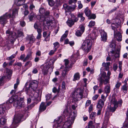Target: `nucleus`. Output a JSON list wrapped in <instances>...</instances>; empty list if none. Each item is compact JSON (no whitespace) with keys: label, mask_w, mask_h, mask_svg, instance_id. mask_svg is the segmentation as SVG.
Wrapping results in <instances>:
<instances>
[{"label":"nucleus","mask_w":128,"mask_h":128,"mask_svg":"<svg viewBox=\"0 0 128 128\" xmlns=\"http://www.w3.org/2000/svg\"><path fill=\"white\" fill-rule=\"evenodd\" d=\"M38 84V81L34 80L31 82L28 88H25L26 94L31 96L33 100L36 99L38 96L36 92Z\"/></svg>","instance_id":"obj_1"},{"label":"nucleus","mask_w":128,"mask_h":128,"mask_svg":"<svg viewBox=\"0 0 128 128\" xmlns=\"http://www.w3.org/2000/svg\"><path fill=\"white\" fill-rule=\"evenodd\" d=\"M72 114L73 116H71V118H70L64 124H61L62 126H58L59 124L57 122V124L56 128H71V125L74 123L75 117L76 116V113L74 112L72 113Z\"/></svg>","instance_id":"obj_2"},{"label":"nucleus","mask_w":128,"mask_h":128,"mask_svg":"<svg viewBox=\"0 0 128 128\" xmlns=\"http://www.w3.org/2000/svg\"><path fill=\"white\" fill-rule=\"evenodd\" d=\"M107 74V76H106V72H103L99 75L98 80L100 82V86L102 85L103 83L104 84H106L108 82L111 72L108 70Z\"/></svg>","instance_id":"obj_3"},{"label":"nucleus","mask_w":128,"mask_h":128,"mask_svg":"<svg viewBox=\"0 0 128 128\" xmlns=\"http://www.w3.org/2000/svg\"><path fill=\"white\" fill-rule=\"evenodd\" d=\"M83 92L82 89L77 88L72 94V97L75 101L80 100L82 98Z\"/></svg>","instance_id":"obj_4"},{"label":"nucleus","mask_w":128,"mask_h":128,"mask_svg":"<svg viewBox=\"0 0 128 128\" xmlns=\"http://www.w3.org/2000/svg\"><path fill=\"white\" fill-rule=\"evenodd\" d=\"M92 44V42L90 40H86L82 44L81 48L85 54H87L90 51Z\"/></svg>","instance_id":"obj_5"},{"label":"nucleus","mask_w":128,"mask_h":128,"mask_svg":"<svg viewBox=\"0 0 128 128\" xmlns=\"http://www.w3.org/2000/svg\"><path fill=\"white\" fill-rule=\"evenodd\" d=\"M42 72L44 75L47 74L48 72L50 73L52 72L54 67L52 65H50L48 64H47L41 66Z\"/></svg>","instance_id":"obj_6"},{"label":"nucleus","mask_w":128,"mask_h":128,"mask_svg":"<svg viewBox=\"0 0 128 128\" xmlns=\"http://www.w3.org/2000/svg\"><path fill=\"white\" fill-rule=\"evenodd\" d=\"M23 116L22 114H20L15 115L11 128H16L17 126L16 124L20 122Z\"/></svg>","instance_id":"obj_7"},{"label":"nucleus","mask_w":128,"mask_h":128,"mask_svg":"<svg viewBox=\"0 0 128 128\" xmlns=\"http://www.w3.org/2000/svg\"><path fill=\"white\" fill-rule=\"evenodd\" d=\"M50 12L48 11H46L44 13L42 16L40 17L41 19L45 23L46 22V23L48 24L51 19H50V18L51 17L52 18L51 16L50 15Z\"/></svg>","instance_id":"obj_8"},{"label":"nucleus","mask_w":128,"mask_h":128,"mask_svg":"<svg viewBox=\"0 0 128 128\" xmlns=\"http://www.w3.org/2000/svg\"><path fill=\"white\" fill-rule=\"evenodd\" d=\"M11 16L10 14L6 13L3 16L0 17V23L2 24H4L7 22V20Z\"/></svg>","instance_id":"obj_9"},{"label":"nucleus","mask_w":128,"mask_h":128,"mask_svg":"<svg viewBox=\"0 0 128 128\" xmlns=\"http://www.w3.org/2000/svg\"><path fill=\"white\" fill-rule=\"evenodd\" d=\"M18 98V100H16L14 102V106L18 108H20L22 107H24L25 106L24 103L19 100V98Z\"/></svg>","instance_id":"obj_10"},{"label":"nucleus","mask_w":128,"mask_h":128,"mask_svg":"<svg viewBox=\"0 0 128 128\" xmlns=\"http://www.w3.org/2000/svg\"><path fill=\"white\" fill-rule=\"evenodd\" d=\"M111 104H113L114 105L118 106L120 107L122 105V100H120L119 102H117L114 97H113L111 100Z\"/></svg>","instance_id":"obj_11"},{"label":"nucleus","mask_w":128,"mask_h":128,"mask_svg":"<svg viewBox=\"0 0 128 128\" xmlns=\"http://www.w3.org/2000/svg\"><path fill=\"white\" fill-rule=\"evenodd\" d=\"M46 106L45 105V102H42L40 105L39 111L40 112H42L45 110L46 108Z\"/></svg>","instance_id":"obj_12"},{"label":"nucleus","mask_w":128,"mask_h":128,"mask_svg":"<svg viewBox=\"0 0 128 128\" xmlns=\"http://www.w3.org/2000/svg\"><path fill=\"white\" fill-rule=\"evenodd\" d=\"M104 102L102 100V99H100L98 103L97 107L99 109H102L103 107Z\"/></svg>","instance_id":"obj_13"},{"label":"nucleus","mask_w":128,"mask_h":128,"mask_svg":"<svg viewBox=\"0 0 128 128\" xmlns=\"http://www.w3.org/2000/svg\"><path fill=\"white\" fill-rule=\"evenodd\" d=\"M114 38H116L118 42H120L122 40V35L120 33L118 32L115 34L114 33Z\"/></svg>","instance_id":"obj_14"},{"label":"nucleus","mask_w":128,"mask_h":128,"mask_svg":"<svg viewBox=\"0 0 128 128\" xmlns=\"http://www.w3.org/2000/svg\"><path fill=\"white\" fill-rule=\"evenodd\" d=\"M102 40L105 42H106L107 39V35L104 31H102L101 33Z\"/></svg>","instance_id":"obj_15"},{"label":"nucleus","mask_w":128,"mask_h":128,"mask_svg":"<svg viewBox=\"0 0 128 128\" xmlns=\"http://www.w3.org/2000/svg\"><path fill=\"white\" fill-rule=\"evenodd\" d=\"M12 73V71L10 70L7 68L6 74V76L8 78H10Z\"/></svg>","instance_id":"obj_16"},{"label":"nucleus","mask_w":128,"mask_h":128,"mask_svg":"<svg viewBox=\"0 0 128 128\" xmlns=\"http://www.w3.org/2000/svg\"><path fill=\"white\" fill-rule=\"evenodd\" d=\"M28 17L30 20L32 21L36 18V16L35 14L33 12H32L28 15Z\"/></svg>","instance_id":"obj_17"},{"label":"nucleus","mask_w":128,"mask_h":128,"mask_svg":"<svg viewBox=\"0 0 128 128\" xmlns=\"http://www.w3.org/2000/svg\"><path fill=\"white\" fill-rule=\"evenodd\" d=\"M128 89V87L127 86V84H126L125 83V84L122 86L121 90L124 93L126 94L127 92Z\"/></svg>","instance_id":"obj_18"},{"label":"nucleus","mask_w":128,"mask_h":128,"mask_svg":"<svg viewBox=\"0 0 128 128\" xmlns=\"http://www.w3.org/2000/svg\"><path fill=\"white\" fill-rule=\"evenodd\" d=\"M64 68L66 70L70 69V66L69 65V61L68 59H65L64 60Z\"/></svg>","instance_id":"obj_19"},{"label":"nucleus","mask_w":128,"mask_h":128,"mask_svg":"<svg viewBox=\"0 0 128 128\" xmlns=\"http://www.w3.org/2000/svg\"><path fill=\"white\" fill-rule=\"evenodd\" d=\"M47 33L46 32H44L43 33V36L44 38H46L45 40L46 41L49 40L50 39V32H49V33L47 36Z\"/></svg>","instance_id":"obj_20"},{"label":"nucleus","mask_w":128,"mask_h":128,"mask_svg":"<svg viewBox=\"0 0 128 128\" xmlns=\"http://www.w3.org/2000/svg\"><path fill=\"white\" fill-rule=\"evenodd\" d=\"M110 62H108L105 63L104 62H103L102 65L104 67V69L106 70H108L109 69V66H110Z\"/></svg>","instance_id":"obj_21"},{"label":"nucleus","mask_w":128,"mask_h":128,"mask_svg":"<svg viewBox=\"0 0 128 128\" xmlns=\"http://www.w3.org/2000/svg\"><path fill=\"white\" fill-rule=\"evenodd\" d=\"M24 3L23 0H15V4L18 6H20L22 5Z\"/></svg>","instance_id":"obj_22"},{"label":"nucleus","mask_w":128,"mask_h":128,"mask_svg":"<svg viewBox=\"0 0 128 128\" xmlns=\"http://www.w3.org/2000/svg\"><path fill=\"white\" fill-rule=\"evenodd\" d=\"M112 114H110L108 112H107L106 113L104 117V120L106 122H106V123L107 124L108 122V120L110 118L109 116L111 115Z\"/></svg>","instance_id":"obj_23"},{"label":"nucleus","mask_w":128,"mask_h":128,"mask_svg":"<svg viewBox=\"0 0 128 128\" xmlns=\"http://www.w3.org/2000/svg\"><path fill=\"white\" fill-rule=\"evenodd\" d=\"M112 114H110L108 112H107L106 113L104 117V120L106 122H106V123L107 124L108 122V120L110 118L109 116L111 115Z\"/></svg>","instance_id":"obj_24"},{"label":"nucleus","mask_w":128,"mask_h":128,"mask_svg":"<svg viewBox=\"0 0 128 128\" xmlns=\"http://www.w3.org/2000/svg\"><path fill=\"white\" fill-rule=\"evenodd\" d=\"M18 12V10L16 9H15L13 10L12 16V23H13V22H12V20H13V18H15V16L16 14H17Z\"/></svg>","instance_id":"obj_25"},{"label":"nucleus","mask_w":128,"mask_h":128,"mask_svg":"<svg viewBox=\"0 0 128 128\" xmlns=\"http://www.w3.org/2000/svg\"><path fill=\"white\" fill-rule=\"evenodd\" d=\"M6 120L4 118L2 117L0 119V126L1 127L2 125H4L6 123Z\"/></svg>","instance_id":"obj_26"},{"label":"nucleus","mask_w":128,"mask_h":128,"mask_svg":"<svg viewBox=\"0 0 128 128\" xmlns=\"http://www.w3.org/2000/svg\"><path fill=\"white\" fill-rule=\"evenodd\" d=\"M18 100V98H16L15 97H12L10 98L9 100V102L10 103L13 102L14 106V103L15 101Z\"/></svg>","instance_id":"obj_27"},{"label":"nucleus","mask_w":128,"mask_h":128,"mask_svg":"<svg viewBox=\"0 0 128 128\" xmlns=\"http://www.w3.org/2000/svg\"><path fill=\"white\" fill-rule=\"evenodd\" d=\"M5 106L3 105H0V115L3 114L5 112Z\"/></svg>","instance_id":"obj_28"},{"label":"nucleus","mask_w":128,"mask_h":128,"mask_svg":"<svg viewBox=\"0 0 128 128\" xmlns=\"http://www.w3.org/2000/svg\"><path fill=\"white\" fill-rule=\"evenodd\" d=\"M67 24L70 27H71L74 24V22L73 20H68L66 22Z\"/></svg>","instance_id":"obj_29"},{"label":"nucleus","mask_w":128,"mask_h":128,"mask_svg":"<svg viewBox=\"0 0 128 128\" xmlns=\"http://www.w3.org/2000/svg\"><path fill=\"white\" fill-rule=\"evenodd\" d=\"M110 85L106 86L104 88V91L106 94L110 93Z\"/></svg>","instance_id":"obj_30"},{"label":"nucleus","mask_w":128,"mask_h":128,"mask_svg":"<svg viewBox=\"0 0 128 128\" xmlns=\"http://www.w3.org/2000/svg\"><path fill=\"white\" fill-rule=\"evenodd\" d=\"M80 78L79 74L78 73H76L75 74L74 76L73 80L75 81L78 80Z\"/></svg>","instance_id":"obj_31"},{"label":"nucleus","mask_w":128,"mask_h":128,"mask_svg":"<svg viewBox=\"0 0 128 128\" xmlns=\"http://www.w3.org/2000/svg\"><path fill=\"white\" fill-rule=\"evenodd\" d=\"M76 7V6L75 4L73 6H68L66 11L68 12L73 11L75 9Z\"/></svg>","instance_id":"obj_32"},{"label":"nucleus","mask_w":128,"mask_h":128,"mask_svg":"<svg viewBox=\"0 0 128 128\" xmlns=\"http://www.w3.org/2000/svg\"><path fill=\"white\" fill-rule=\"evenodd\" d=\"M118 106H118L114 105L113 107H111L110 108V112H113L115 111L116 108Z\"/></svg>","instance_id":"obj_33"},{"label":"nucleus","mask_w":128,"mask_h":128,"mask_svg":"<svg viewBox=\"0 0 128 128\" xmlns=\"http://www.w3.org/2000/svg\"><path fill=\"white\" fill-rule=\"evenodd\" d=\"M68 33V31H66L65 32V33L61 37L60 39V41L61 42L63 41L64 40V39L67 36Z\"/></svg>","instance_id":"obj_34"},{"label":"nucleus","mask_w":128,"mask_h":128,"mask_svg":"<svg viewBox=\"0 0 128 128\" xmlns=\"http://www.w3.org/2000/svg\"><path fill=\"white\" fill-rule=\"evenodd\" d=\"M85 14L87 16H88L90 14L91 12L90 10L88 8H86L84 10Z\"/></svg>","instance_id":"obj_35"},{"label":"nucleus","mask_w":128,"mask_h":128,"mask_svg":"<svg viewBox=\"0 0 128 128\" xmlns=\"http://www.w3.org/2000/svg\"><path fill=\"white\" fill-rule=\"evenodd\" d=\"M83 14L82 13H79L78 15V17L80 18V22H82L84 20V18L83 16Z\"/></svg>","instance_id":"obj_36"},{"label":"nucleus","mask_w":128,"mask_h":128,"mask_svg":"<svg viewBox=\"0 0 128 128\" xmlns=\"http://www.w3.org/2000/svg\"><path fill=\"white\" fill-rule=\"evenodd\" d=\"M49 5L51 6H53L55 4L54 1L53 0H47Z\"/></svg>","instance_id":"obj_37"},{"label":"nucleus","mask_w":128,"mask_h":128,"mask_svg":"<svg viewBox=\"0 0 128 128\" xmlns=\"http://www.w3.org/2000/svg\"><path fill=\"white\" fill-rule=\"evenodd\" d=\"M71 18L72 19L74 20V22H77L78 20V16L77 17H76L73 14L71 15Z\"/></svg>","instance_id":"obj_38"},{"label":"nucleus","mask_w":128,"mask_h":128,"mask_svg":"<svg viewBox=\"0 0 128 128\" xmlns=\"http://www.w3.org/2000/svg\"><path fill=\"white\" fill-rule=\"evenodd\" d=\"M83 33V32L81 31L80 30H78L76 31V34L77 36H80Z\"/></svg>","instance_id":"obj_39"},{"label":"nucleus","mask_w":128,"mask_h":128,"mask_svg":"<svg viewBox=\"0 0 128 128\" xmlns=\"http://www.w3.org/2000/svg\"><path fill=\"white\" fill-rule=\"evenodd\" d=\"M95 24V22L94 21H91L90 22L88 26L90 28H91L92 26H94Z\"/></svg>","instance_id":"obj_40"},{"label":"nucleus","mask_w":128,"mask_h":128,"mask_svg":"<svg viewBox=\"0 0 128 128\" xmlns=\"http://www.w3.org/2000/svg\"><path fill=\"white\" fill-rule=\"evenodd\" d=\"M20 83V81L19 79L17 78L16 80V83L14 84V88L15 89H16L18 86V85Z\"/></svg>","instance_id":"obj_41"},{"label":"nucleus","mask_w":128,"mask_h":128,"mask_svg":"<svg viewBox=\"0 0 128 128\" xmlns=\"http://www.w3.org/2000/svg\"><path fill=\"white\" fill-rule=\"evenodd\" d=\"M70 69H68V70H66L65 68L63 71L62 75L64 77L66 74V72L70 70Z\"/></svg>","instance_id":"obj_42"},{"label":"nucleus","mask_w":128,"mask_h":128,"mask_svg":"<svg viewBox=\"0 0 128 128\" xmlns=\"http://www.w3.org/2000/svg\"><path fill=\"white\" fill-rule=\"evenodd\" d=\"M96 115V113L95 112H93L90 114V117L92 119H94Z\"/></svg>","instance_id":"obj_43"},{"label":"nucleus","mask_w":128,"mask_h":128,"mask_svg":"<svg viewBox=\"0 0 128 128\" xmlns=\"http://www.w3.org/2000/svg\"><path fill=\"white\" fill-rule=\"evenodd\" d=\"M35 6L33 4H31L30 6V9L31 12H33L34 9L35 8Z\"/></svg>","instance_id":"obj_44"},{"label":"nucleus","mask_w":128,"mask_h":128,"mask_svg":"<svg viewBox=\"0 0 128 128\" xmlns=\"http://www.w3.org/2000/svg\"><path fill=\"white\" fill-rule=\"evenodd\" d=\"M39 12L41 14L43 15L45 12V11L44 8H41L39 9Z\"/></svg>","instance_id":"obj_45"},{"label":"nucleus","mask_w":128,"mask_h":128,"mask_svg":"<svg viewBox=\"0 0 128 128\" xmlns=\"http://www.w3.org/2000/svg\"><path fill=\"white\" fill-rule=\"evenodd\" d=\"M3 105L5 106L4 108H5V111L6 110L9 109L10 107V105L9 104H5Z\"/></svg>","instance_id":"obj_46"},{"label":"nucleus","mask_w":128,"mask_h":128,"mask_svg":"<svg viewBox=\"0 0 128 128\" xmlns=\"http://www.w3.org/2000/svg\"><path fill=\"white\" fill-rule=\"evenodd\" d=\"M16 56V55L15 54H12L10 56L6 58V60H12L15 58Z\"/></svg>","instance_id":"obj_47"},{"label":"nucleus","mask_w":128,"mask_h":128,"mask_svg":"<svg viewBox=\"0 0 128 128\" xmlns=\"http://www.w3.org/2000/svg\"><path fill=\"white\" fill-rule=\"evenodd\" d=\"M53 44L54 46V48H56V50H57V48H58L60 46L59 43L58 42H56L54 43Z\"/></svg>","instance_id":"obj_48"},{"label":"nucleus","mask_w":128,"mask_h":128,"mask_svg":"<svg viewBox=\"0 0 128 128\" xmlns=\"http://www.w3.org/2000/svg\"><path fill=\"white\" fill-rule=\"evenodd\" d=\"M31 56L30 54L27 55L26 57L24 59L23 61L24 62H26V60H28Z\"/></svg>","instance_id":"obj_49"},{"label":"nucleus","mask_w":128,"mask_h":128,"mask_svg":"<svg viewBox=\"0 0 128 128\" xmlns=\"http://www.w3.org/2000/svg\"><path fill=\"white\" fill-rule=\"evenodd\" d=\"M16 65H17L18 66L21 67L22 66V64L21 62H15L13 65V66L14 67Z\"/></svg>","instance_id":"obj_50"},{"label":"nucleus","mask_w":128,"mask_h":128,"mask_svg":"<svg viewBox=\"0 0 128 128\" xmlns=\"http://www.w3.org/2000/svg\"><path fill=\"white\" fill-rule=\"evenodd\" d=\"M5 78V76H3L0 77V85L1 86L2 85L3 82V80Z\"/></svg>","instance_id":"obj_51"},{"label":"nucleus","mask_w":128,"mask_h":128,"mask_svg":"<svg viewBox=\"0 0 128 128\" xmlns=\"http://www.w3.org/2000/svg\"><path fill=\"white\" fill-rule=\"evenodd\" d=\"M60 90V88L58 89V90L56 87H54L52 89V92L54 93H55L56 92H59Z\"/></svg>","instance_id":"obj_52"},{"label":"nucleus","mask_w":128,"mask_h":128,"mask_svg":"<svg viewBox=\"0 0 128 128\" xmlns=\"http://www.w3.org/2000/svg\"><path fill=\"white\" fill-rule=\"evenodd\" d=\"M56 50V48H54V50H51L50 52L49 53V55H52L54 53Z\"/></svg>","instance_id":"obj_53"},{"label":"nucleus","mask_w":128,"mask_h":128,"mask_svg":"<svg viewBox=\"0 0 128 128\" xmlns=\"http://www.w3.org/2000/svg\"><path fill=\"white\" fill-rule=\"evenodd\" d=\"M46 100H49L52 97L51 94H48L46 96Z\"/></svg>","instance_id":"obj_54"},{"label":"nucleus","mask_w":128,"mask_h":128,"mask_svg":"<svg viewBox=\"0 0 128 128\" xmlns=\"http://www.w3.org/2000/svg\"><path fill=\"white\" fill-rule=\"evenodd\" d=\"M29 40L30 42H33L35 40V39L34 36H32L29 38Z\"/></svg>","instance_id":"obj_55"},{"label":"nucleus","mask_w":128,"mask_h":128,"mask_svg":"<svg viewBox=\"0 0 128 128\" xmlns=\"http://www.w3.org/2000/svg\"><path fill=\"white\" fill-rule=\"evenodd\" d=\"M92 121H90L88 124V127H86V128H91L92 126Z\"/></svg>","instance_id":"obj_56"},{"label":"nucleus","mask_w":128,"mask_h":128,"mask_svg":"<svg viewBox=\"0 0 128 128\" xmlns=\"http://www.w3.org/2000/svg\"><path fill=\"white\" fill-rule=\"evenodd\" d=\"M29 96H30V98H28L27 99V102L28 104H30L31 102V100H35L36 99H36H34L33 100L32 99V98L31 96H30V95H29Z\"/></svg>","instance_id":"obj_57"},{"label":"nucleus","mask_w":128,"mask_h":128,"mask_svg":"<svg viewBox=\"0 0 128 128\" xmlns=\"http://www.w3.org/2000/svg\"><path fill=\"white\" fill-rule=\"evenodd\" d=\"M118 66L116 64H114L113 66V68L114 70V71H116V70L118 68Z\"/></svg>","instance_id":"obj_58"},{"label":"nucleus","mask_w":128,"mask_h":128,"mask_svg":"<svg viewBox=\"0 0 128 128\" xmlns=\"http://www.w3.org/2000/svg\"><path fill=\"white\" fill-rule=\"evenodd\" d=\"M23 36V33L22 32L19 31L18 32V37H20Z\"/></svg>","instance_id":"obj_59"},{"label":"nucleus","mask_w":128,"mask_h":128,"mask_svg":"<svg viewBox=\"0 0 128 128\" xmlns=\"http://www.w3.org/2000/svg\"><path fill=\"white\" fill-rule=\"evenodd\" d=\"M20 25L22 27L26 25V23L24 21H20Z\"/></svg>","instance_id":"obj_60"},{"label":"nucleus","mask_w":128,"mask_h":128,"mask_svg":"<svg viewBox=\"0 0 128 128\" xmlns=\"http://www.w3.org/2000/svg\"><path fill=\"white\" fill-rule=\"evenodd\" d=\"M28 65H29V67L31 66L32 65V62L30 61L27 62L25 64V66H26Z\"/></svg>","instance_id":"obj_61"},{"label":"nucleus","mask_w":128,"mask_h":128,"mask_svg":"<svg viewBox=\"0 0 128 128\" xmlns=\"http://www.w3.org/2000/svg\"><path fill=\"white\" fill-rule=\"evenodd\" d=\"M62 87L63 90H64L65 88V83L64 82H63L62 84Z\"/></svg>","instance_id":"obj_62"},{"label":"nucleus","mask_w":128,"mask_h":128,"mask_svg":"<svg viewBox=\"0 0 128 128\" xmlns=\"http://www.w3.org/2000/svg\"><path fill=\"white\" fill-rule=\"evenodd\" d=\"M89 18L90 19H94L96 18V16L94 14H92L90 16Z\"/></svg>","instance_id":"obj_63"},{"label":"nucleus","mask_w":128,"mask_h":128,"mask_svg":"<svg viewBox=\"0 0 128 128\" xmlns=\"http://www.w3.org/2000/svg\"><path fill=\"white\" fill-rule=\"evenodd\" d=\"M80 31L83 32L85 28L83 25H81L80 27Z\"/></svg>","instance_id":"obj_64"}]
</instances>
